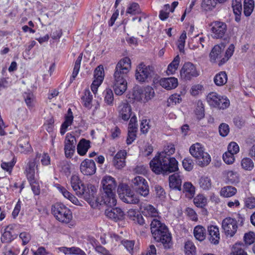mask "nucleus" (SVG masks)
Segmentation results:
<instances>
[{"label": "nucleus", "instance_id": "1", "mask_svg": "<svg viewBox=\"0 0 255 255\" xmlns=\"http://www.w3.org/2000/svg\"><path fill=\"white\" fill-rule=\"evenodd\" d=\"M131 69L130 59L124 57L117 63L114 74L113 88L117 95H123L127 89L126 78Z\"/></svg>", "mask_w": 255, "mask_h": 255}, {"label": "nucleus", "instance_id": "2", "mask_svg": "<svg viewBox=\"0 0 255 255\" xmlns=\"http://www.w3.org/2000/svg\"><path fill=\"white\" fill-rule=\"evenodd\" d=\"M160 153L149 163L152 171L156 174H166L178 170V162L174 157Z\"/></svg>", "mask_w": 255, "mask_h": 255}, {"label": "nucleus", "instance_id": "3", "mask_svg": "<svg viewBox=\"0 0 255 255\" xmlns=\"http://www.w3.org/2000/svg\"><path fill=\"white\" fill-rule=\"evenodd\" d=\"M150 230L155 241L161 243L164 249H168L172 247V237L165 224L157 219H153L150 223Z\"/></svg>", "mask_w": 255, "mask_h": 255}, {"label": "nucleus", "instance_id": "4", "mask_svg": "<svg viewBox=\"0 0 255 255\" xmlns=\"http://www.w3.org/2000/svg\"><path fill=\"white\" fill-rule=\"evenodd\" d=\"M51 212L55 218L60 222L69 223L72 219L71 210L61 203H56L52 205Z\"/></svg>", "mask_w": 255, "mask_h": 255}, {"label": "nucleus", "instance_id": "5", "mask_svg": "<svg viewBox=\"0 0 255 255\" xmlns=\"http://www.w3.org/2000/svg\"><path fill=\"white\" fill-rule=\"evenodd\" d=\"M207 101L210 106L220 110L226 109L230 105V100L226 96H221L216 92L209 93Z\"/></svg>", "mask_w": 255, "mask_h": 255}, {"label": "nucleus", "instance_id": "6", "mask_svg": "<svg viewBox=\"0 0 255 255\" xmlns=\"http://www.w3.org/2000/svg\"><path fill=\"white\" fill-rule=\"evenodd\" d=\"M118 192L121 199L125 203L136 204L139 202L138 197L134 194L127 184L120 185Z\"/></svg>", "mask_w": 255, "mask_h": 255}, {"label": "nucleus", "instance_id": "7", "mask_svg": "<svg viewBox=\"0 0 255 255\" xmlns=\"http://www.w3.org/2000/svg\"><path fill=\"white\" fill-rule=\"evenodd\" d=\"M131 187L135 191L144 197L149 193V186L147 181L142 176H137L131 180Z\"/></svg>", "mask_w": 255, "mask_h": 255}, {"label": "nucleus", "instance_id": "8", "mask_svg": "<svg viewBox=\"0 0 255 255\" xmlns=\"http://www.w3.org/2000/svg\"><path fill=\"white\" fill-rule=\"evenodd\" d=\"M153 73V68L143 63H140L136 67L135 77L136 81L140 83L148 82L150 80Z\"/></svg>", "mask_w": 255, "mask_h": 255}, {"label": "nucleus", "instance_id": "9", "mask_svg": "<svg viewBox=\"0 0 255 255\" xmlns=\"http://www.w3.org/2000/svg\"><path fill=\"white\" fill-rule=\"evenodd\" d=\"M181 78L184 81H190L197 77L200 71L196 66L191 62L185 63L180 70Z\"/></svg>", "mask_w": 255, "mask_h": 255}, {"label": "nucleus", "instance_id": "10", "mask_svg": "<svg viewBox=\"0 0 255 255\" xmlns=\"http://www.w3.org/2000/svg\"><path fill=\"white\" fill-rule=\"evenodd\" d=\"M97 189L95 186L91 184H84L81 187V189L78 191L77 195L82 197L89 203L97 200L95 196Z\"/></svg>", "mask_w": 255, "mask_h": 255}, {"label": "nucleus", "instance_id": "11", "mask_svg": "<svg viewBox=\"0 0 255 255\" xmlns=\"http://www.w3.org/2000/svg\"><path fill=\"white\" fill-rule=\"evenodd\" d=\"M222 228L227 237H233L238 228L237 221L235 219L231 217L226 218L222 221Z\"/></svg>", "mask_w": 255, "mask_h": 255}, {"label": "nucleus", "instance_id": "12", "mask_svg": "<svg viewBox=\"0 0 255 255\" xmlns=\"http://www.w3.org/2000/svg\"><path fill=\"white\" fill-rule=\"evenodd\" d=\"M77 141L76 137L71 134L67 133L64 145V152L67 158H71L75 151Z\"/></svg>", "mask_w": 255, "mask_h": 255}, {"label": "nucleus", "instance_id": "13", "mask_svg": "<svg viewBox=\"0 0 255 255\" xmlns=\"http://www.w3.org/2000/svg\"><path fill=\"white\" fill-rule=\"evenodd\" d=\"M94 76V80L91 84V89L93 93L96 94L104 78V70L103 66L100 65L95 69Z\"/></svg>", "mask_w": 255, "mask_h": 255}, {"label": "nucleus", "instance_id": "14", "mask_svg": "<svg viewBox=\"0 0 255 255\" xmlns=\"http://www.w3.org/2000/svg\"><path fill=\"white\" fill-rule=\"evenodd\" d=\"M80 169L81 173L85 175H92L96 172L95 162L93 160L86 159L81 162Z\"/></svg>", "mask_w": 255, "mask_h": 255}, {"label": "nucleus", "instance_id": "15", "mask_svg": "<svg viewBox=\"0 0 255 255\" xmlns=\"http://www.w3.org/2000/svg\"><path fill=\"white\" fill-rule=\"evenodd\" d=\"M100 204H105L109 207H112L116 205L115 192H103L101 200L98 199Z\"/></svg>", "mask_w": 255, "mask_h": 255}, {"label": "nucleus", "instance_id": "16", "mask_svg": "<svg viewBox=\"0 0 255 255\" xmlns=\"http://www.w3.org/2000/svg\"><path fill=\"white\" fill-rule=\"evenodd\" d=\"M106 216L115 221L123 219L125 214L124 211L120 208L109 207L105 212Z\"/></svg>", "mask_w": 255, "mask_h": 255}, {"label": "nucleus", "instance_id": "17", "mask_svg": "<svg viewBox=\"0 0 255 255\" xmlns=\"http://www.w3.org/2000/svg\"><path fill=\"white\" fill-rule=\"evenodd\" d=\"M103 192H115L117 183L114 178L111 176H105L102 181Z\"/></svg>", "mask_w": 255, "mask_h": 255}, {"label": "nucleus", "instance_id": "18", "mask_svg": "<svg viewBox=\"0 0 255 255\" xmlns=\"http://www.w3.org/2000/svg\"><path fill=\"white\" fill-rule=\"evenodd\" d=\"M212 27L213 37L216 38H222L227 30L226 24L222 22L216 21L214 22Z\"/></svg>", "mask_w": 255, "mask_h": 255}, {"label": "nucleus", "instance_id": "19", "mask_svg": "<svg viewBox=\"0 0 255 255\" xmlns=\"http://www.w3.org/2000/svg\"><path fill=\"white\" fill-rule=\"evenodd\" d=\"M14 227V225H9L5 228L1 237V241L2 243H10L17 237Z\"/></svg>", "mask_w": 255, "mask_h": 255}, {"label": "nucleus", "instance_id": "20", "mask_svg": "<svg viewBox=\"0 0 255 255\" xmlns=\"http://www.w3.org/2000/svg\"><path fill=\"white\" fill-rule=\"evenodd\" d=\"M208 232L210 242L214 245H218L220 240L219 228L216 226H210L208 227Z\"/></svg>", "mask_w": 255, "mask_h": 255}, {"label": "nucleus", "instance_id": "21", "mask_svg": "<svg viewBox=\"0 0 255 255\" xmlns=\"http://www.w3.org/2000/svg\"><path fill=\"white\" fill-rule=\"evenodd\" d=\"M17 144L20 152L26 153L31 149V146L29 144V138L27 136H23L19 138Z\"/></svg>", "mask_w": 255, "mask_h": 255}, {"label": "nucleus", "instance_id": "22", "mask_svg": "<svg viewBox=\"0 0 255 255\" xmlns=\"http://www.w3.org/2000/svg\"><path fill=\"white\" fill-rule=\"evenodd\" d=\"M160 85L168 90L175 89L178 86V80L175 77H169L161 79L160 81Z\"/></svg>", "mask_w": 255, "mask_h": 255}, {"label": "nucleus", "instance_id": "23", "mask_svg": "<svg viewBox=\"0 0 255 255\" xmlns=\"http://www.w3.org/2000/svg\"><path fill=\"white\" fill-rule=\"evenodd\" d=\"M182 180L178 173H174L169 177V187L178 191L181 190Z\"/></svg>", "mask_w": 255, "mask_h": 255}, {"label": "nucleus", "instance_id": "24", "mask_svg": "<svg viewBox=\"0 0 255 255\" xmlns=\"http://www.w3.org/2000/svg\"><path fill=\"white\" fill-rule=\"evenodd\" d=\"M35 166L36 162L35 160L30 161L27 164L25 168V173L28 182L36 180L35 177Z\"/></svg>", "mask_w": 255, "mask_h": 255}, {"label": "nucleus", "instance_id": "25", "mask_svg": "<svg viewBox=\"0 0 255 255\" xmlns=\"http://www.w3.org/2000/svg\"><path fill=\"white\" fill-rule=\"evenodd\" d=\"M73 116L71 109H69L67 114L65 117V121L62 124L60 129V133L63 135L66 131L67 128L71 126L73 121Z\"/></svg>", "mask_w": 255, "mask_h": 255}, {"label": "nucleus", "instance_id": "26", "mask_svg": "<svg viewBox=\"0 0 255 255\" xmlns=\"http://www.w3.org/2000/svg\"><path fill=\"white\" fill-rule=\"evenodd\" d=\"M119 114L124 121L128 120L131 116V109L130 106L127 103H124L119 107Z\"/></svg>", "mask_w": 255, "mask_h": 255}, {"label": "nucleus", "instance_id": "27", "mask_svg": "<svg viewBox=\"0 0 255 255\" xmlns=\"http://www.w3.org/2000/svg\"><path fill=\"white\" fill-rule=\"evenodd\" d=\"M195 158L197 160V163L201 167L207 166L211 162V157L207 152H203L202 153L198 154Z\"/></svg>", "mask_w": 255, "mask_h": 255}, {"label": "nucleus", "instance_id": "28", "mask_svg": "<svg viewBox=\"0 0 255 255\" xmlns=\"http://www.w3.org/2000/svg\"><path fill=\"white\" fill-rule=\"evenodd\" d=\"M90 147V142L89 140L82 138L77 145V152L81 156L85 155Z\"/></svg>", "mask_w": 255, "mask_h": 255}, {"label": "nucleus", "instance_id": "29", "mask_svg": "<svg viewBox=\"0 0 255 255\" xmlns=\"http://www.w3.org/2000/svg\"><path fill=\"white\" fill-rule=\"evenodd\" d=\"M56 187L59 191L62 194L64 197L68 199L72 203L75 205H78L79 204V201L78 199L71 193L68 191L64 187L61 186L59 184H57Z\"/></svg>", "mask_w": 255, "mask_h": 255}, {"label": "nucleus", "instance_id": "30", "mask_svg": "<svg viewBox=\"0 0 255 255\" xmlns=\"http://www.w3.org/2000/svg\"><path fill=\"white\" fill-rule=\"evenodd\" d=\"M232 7L235 15V20L239 22L241 20V15L242 11L241 0H234L232 2Z\"/></svg>", "mask_w": 255, "mask_h": 255}, {"label": "nucleus", "instance_id": "31", "mask_svg": "<svg viewBox=\"0 0 255 255\" xmlns=\"http://www.w3.org/2000/svg\"><path fill=\"white\" fill-rule=\"evenodd\" d=\"M154 96V91L153 89L150 86H147L142 91L140 99L142 100L143 102H146L151 99Z\"/></svg>", "mask_w": 255, "mask_h": 255}, {"label": "nucleus", "instance_id": "32", "mask_svg": "<svg viewBox=\"0 0 255 255\" xmlns=\"http://www.w3.org/2000/svg\"><path fill=\"white\" fill-rule=\"evenodd\" d=\"M237 192V189L232 186H226L222 187L220 190V195L225 198L234 196Z\"/></svg>", "mask_w": 255, "mask_h": 255}, {"label": "nucleus", "instance_id": "33", "mask_svg": "<svg viewBox=\"0 0 255 255\" xmlns=\"http://www.w3.org/2000/svg\"><path fill=\"white\" fill-rule=\"evenodd\" d=\"M70 184L72 189L76 194L78 191L80 190L81 187L84 185L81 181L80 177L76 174L72 175L71 177Z\"/></svg>", "mask_w": 255, "mask_h": 255}, {"label": "nucleus", "instance_id": "34", "mask_svg": "<svg viewBox=\"0 0 255 255\" xmlns=\"http://www.w3.org/2000/svg\"><path fill=\"white\" fill-rule=\"evenodd\" d=\"M227 74L225 71L220 72L214 78V82L216 85L218 86L224 85L227 82Z\"/></svg>", "mask_w": 255, "mask_h": 255}, {"label": "nucleus", "instance_id": "35", "mask_svg": "<svg viewBox=\"0 0 255 255\" xmlns=\"http://www.w3.org/2000/svg\"><path fill=\"white\" fill-rule=\"evenodd\" d=\"M227 0H203L201 4L202 8L206 10H211L216 5L218 2L223 3Z\"/></svg>", "mask_w": 255, "mask_h": 255}, {"label": "nucleus", "instance_id": "36", "mask_svg": "<svg viewBox=\"0 0 255 255\" xmlns=\"http://www.w3.org/2000/svg\"><path fill=\"white\" fill-rule=\"evenodd\" d=\"M143 213L147 217L157 219L158 213L157 210L152 205L148 204L143 206Z\"/></svg>", "mask_w": 255, "mask_h": 255}, {"label": "nucleus", "instance_id": "37", "mask_svg": "<svg viewBox=\"0 0 255 255\" xmlns=\"http://www.w3.org/2000/svg\"><path fill=\"white\" fill-rule=\"evenodd\" d=\"M204 151V146L198 142L192 144L189 148L190 153L194 158L197 156L198 154H201Z\"/></svg>", "mask_w": 255, "mask_h": 255}, {"label": "nucleus", "instance_id": "38", "mask_svg": "<svg viewBox=\"0 0 255 255\" xmlns=\"http://www.w3.org/2000/svg\"><path fill=\"white\" fill-rule=\"evenodd\" d=\"M183 192L187 198L191 199L195 194V187L191 183L185 182L183 185Z\"/></svg>", "mask_w": 255, "mask_h": 255}, {"label": "nucleus", "instance_id": "39", "mask_svg": "<svg viewBox=\"0 0 255 255\" xmlns=\"http://www.w3.org/2000/svg\"><path fill=\"white\" fill-rule=\"evenodd\" d=\"M194 236L196 240L202 241L206 237V230L201 226H197L194 229Z\"/></svg>", "mask_w": 255, "mask_h": 255}, {"label": "nucleus", "instance_id": "40", "mask_svg": "<svg viewBox=\"0 0 255 255\" xmlns=\"http://www.w3.org/2000/svg\"><path fill=\"white\" fill-rule=\"evenodd\" d=\"M82 100L85 107L88 109L91 108L93 95L89 90L88 89L85 91L84 95L82 96Z\"/></svg>", "mask_w": 255, "mask_h": 255}, {"label": "nucleus", "instance_id": "41", "mask_svg": "<svg viewBox=\"0 0 255 255\" xmlns=\"http://www.w3.org/2000/svg\"><path fill=\"white\" fill-rule=\"evenodd\" d=\"M242 168L246 171H251L254 168V163L253 160L249 157H244L241 161Z\"/></svg>", "mask_w": 255, "mask_h": 255}, {"label": "nucleus", "instance_id": "42", "mask_svg": "<svg viewBox=\"0 0 255 255\" xmlns=\"http://www.w3.org/2000/svg\"><path fill=\"white\" fill-rule=\"evenodd\" d=\"M103 94L104 95V101L107 105L113 106L114 104V94L111 89H106Z\"/></svg>", "mask_w": 255, "mask_h": 255}, {"label": "nucleus", "instance_id": "43", "mask_svg": "<svg viewBox=\"0 0 255 255\" xmlns=\"http://www.w3.org/2000/svg\"><path fill=\"white\" fill-rule=\"evenodd\" d=\"M254 8V1L253 0H244V14L246 16H250Z\"/></svg>", "mask_w": 255, "mask_h": 255}, {"label": "nucleus", "instance_id": "44", "mask_svg": "<svg viewBox=\"0 0 255 255\" xmlns=\"http://www.w3.org/2000/svg\"><path fill=\"white\" fill-rule=\"evenodd\" d=\"M199 185L203 190H207L211 188L212 182L211 179L207 176H202L199 180Z\"/></svg>", "mask_w": 255, "mask_h": 255}, {"label": "nucleus", "instance_id": "45", "mask_svg": "<svg viewBox=\"0 0 255 255\" xmlns=\"http://www.w3.org/2000/svg\"><path fill=\"white\" fill-rule=\"evenodd\" d=\"M141 12V10L139 4L134 2L129 4L127 9V13L132 15H135Z\"/></svg>", "mask_w": 255, "mask_h": 255}, {"label": "nucleus", "instance_id": "46", "mask_svg": "<svg viewBox=\"0 0 255 255\" xmlns=\"http://www.w3.org/2000/svg\"><path fill=\"white\" fill-rule=\"evenodd\" d=\"M184 250L186 255H195L196 247L193 243L188 241L185 243Z\"/></svg>", "mask_w": 255, "mask_h": 255}, {"label": "nucleus", "instance_id": "47", "mask_svg": "<svg viewBox=\"0 0 255 255\" xmlns=\"http://www.w3.org/2000/svg\"><path fill=\"white\" fill-rule=\"evenodd\" d=\"M180 62V57L177 55L172 61V62L168 66L167 73L172 74L177 69Z\"/></svg>", "mask_w": 255, "mask_h": 255}, {"label": "nucleus", "instance_id": "48", "mask_svg": "<svg viewBox=\"0 0 255 255\" xmlns=\"http://www.w3.org/2000/svg\"><path fill=\"white\" fill-rule=\"evenodd\" d=\"M207 199L202 194L198 195L194 199V203L198 207L202 208L207 204Z\"/></svg>", "mask_w": 255, "mask_h": 255}, {"label": "nucleus", "instance_id": "49", "mask_svg": "<svg viewBox=\"0 0 255 255\" xmlns=\"http://www.w3.org/2000/svg\"><path fill=\"white\" fill-rule=\"evenodd\" d=\"M227 179L230 183L236 184L239 182V174L233 171H229L227 173Z\"/></svg>", "mask_w": 255, "mask_h": 255}, {"label": "nucleus", "instance_id": "50", "mask_svg": "<svg viewBox=\"0 0 255 255\" xmlns=\"http://www.w3.org/2000/svg\"><path fill=\"white\" fill-rule=\"evenodd\" d=\"M182 101L181 96L179 94H174L171 95L167 100V106H171L180 103Z\"/></svg>", "mask_w": 255, "mask_h": 255}, {"label": "nucleus", "instance_id": "51", "mask_svg": "<svg viewBox=\"0 0 255 255\" xmlns=\"http://www.w3.org/2000/svg\"><path fill=\"white\" fill-rule=\"evenodd\" d=\"M221 54V48L219 45H215L210 54L211 61H215L216 59L220 58Z\"/></svg>", "mask_w": 255, "mask_h": 255}, {"label": "nucleus", "instance_id": "52", "mask_svg": "<svg viewBox=\"0 0 255 255\" xmlns=\"http://www.w3.org/2000/svg\"><path fill=\"white\" fill-rule=\"evenodd\" d=\"M156 197L161 200H164L166 197V193L164 189L159 185H155L154 186Z\"/></svg>", "mask_w": 255, "mask_h": 255}, {"label": "nucleus", "instance_id": "53", "mask_svg": "<svg viewBox=\"0 0 255 255\" xmlns=\"http://www.w3.org/2000/svg\"><path fill=\"white\" fill-rule=\"evenodd\" d=\"M235 50V47L233 44H231L227 49L225 57L222 58L221 60V63L222 64L227 61L233 55Z\"/></svg>", "mask_w": 255, "mask_h": 255}, {"label": "nucleus", "instance_id": "54", "mask_svg": "<svg viewBox=\"0 0 255 255\" xmlns=\"http://www.w3.org/2000/svg\"><path fill=\"white\" fill-rule=\"evenodd\" d=\"M23 98L26 105L29 108H32L33 106L34 96L31 93H24L23 95Z\"/></svg>", "mask_w": 255, "mask_h": 255}, {"label": "nucleus", "instance_id": "55", "mask_svg": "<svg viewBox=\"0 0 255 255\" xmlns=\"http://www.w3.org/2000/svg\"><path fill=\"white\" fill-rule=\"evenodd\" d=\"M195 114L198 120H201L204 117V108L201 102H198L197 108L195 110Z\"/></svg>", "mask_w": 255, "mask_h": 255}, {"label": "nucleus", "instance_id": "56", "mask_svg": "<svg viewBox=\"0 0 255 255\" xmlns=\"http://www.w3.org/2000/svg\"><path fill=\"white\" fill-rule=\"evenodd\" d=\"M230 131V128L227 124L222 123L219 127L220 135L223 137L226 136Z\"/></svg>", "mask_w": 255, "mask_h": 255}, {"label": "nucleus", "instance_id": "57", "mask_svg": "<svg viewBox=\"0 0 255 255\" xmlns=\"http://www.w3.org/2000/svg\"><path fill=\"white\" fill-rule=\"evenodd\" d=\"M223 159L224 162L228 164H232L234 162V154L231 152L227 151L223 155Z\"/></svg>", "mask_w": 255, "mask_h": 255}, {"label": "nucleus", "instance_id": "58", "mask_svg": "<svg viewBox=\"0 0 255 255\" xmlns=\"http://www.w3.org/2000/svg\"><path fill=\"white\" fill-rule=\"evenodd\" d=\"M182 165L186 170L189 171L193 169L194 163L192 159L185 158L182 161Z\"/></svg>", "mask_w": 255, "mask_h": 255}, {"label": "nucleus", "instance_id": "59", "mask_svg": "<svg viewBox=\"0 0 255 255\" xmlns=\"http://www.w3.org/2000/svg\"><path fill=\"white\" fill-rule=\"evenodd\" d=\"M31 189L35 195H38L40 193V188L38 182L37 180L29 181Z\"/></svg>", "mask_w": 255, "mask_h": 255}, {"label": "nucleus", "instance_id": "60", "mask_svg": "<svg viewBox=\"0 0 255 255\" xmlns=\"http://www.w3.org/2000/svg\"><path fill=\"white\" fill-rule=\"evenodd\" d=\"M255 234L253 232H249L245 234L244 241L246 244L250 245L255 242Z\"/></svg>", "mask_w": 255, "mask_h": 255}, {"label": "nucleus", "instance_id": "61", "mask_svg": "<svg viewBox=\"0 0 255 255\" xmlns=\"http://www.w3.org/2000/svg\"><path fill=\"white\" fill-rule=\"evenodd\" d=\"M245 206L249 209H254L255 208V198L253 197H249L245 199Z\"/></svg>", "mask_w": 255, "mask_h": 255}, {"label": "nucleus", "instance_id": "62", "mask_svg": "<svg viewBox=\"0 0 255 255\" xmlns=\"http://www.w3.org/2000/svg\"><path fill=\"white\" fill-rule=\"evenodd\" d=\"M240 150L239 146L237 143L231 142L228 145V151L235 154L239 152Z\"/></svg>", "mask_w": 255, "mask_h": 255}, {"label": "nucleus", "instance_id": "63", "mask_svg": "<svg viewBox=\"0 0 255 255\" xmlns=\"http://www.w3.org/2000/svg\"><path fill=\"white\" fill-rule=\"evenodd\" d=\"M60 166L61 170L66 174L70 173L71 165L67 161H63L60 163Z\"/></svg>", "mask_w": 255, "mask_h": 255}, {"label": "nucleus", "instance_id": "64", "mask_svg": "<svg viewBox=\"0 0 255 255\" xmlns=\"http://www.w3.org/2000/svg\"><path fill=\"white\" fill-rule=\"evenodd\" d=\"M230 255H248L247 253L239 246H236Z\"/></svg>", "mask_w": 255, "mask_h": 255}]
</instances>
